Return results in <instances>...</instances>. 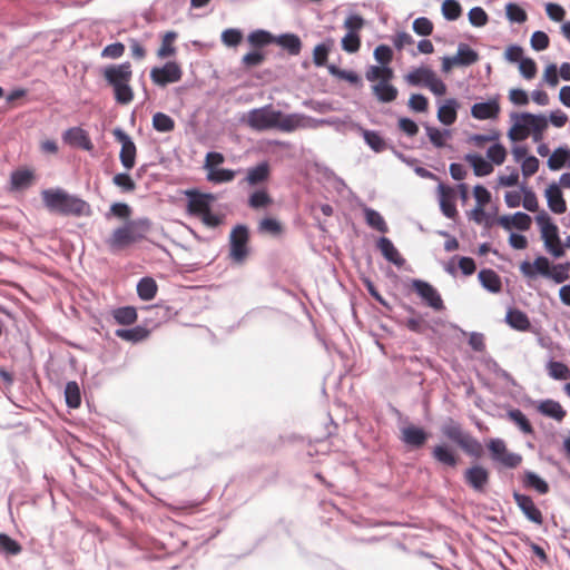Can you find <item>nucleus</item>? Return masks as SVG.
<instances>
[{
    "label": "nucleus",
    "mask_w": 570,
    "mask_h": 570,
    "mask_svg": "<svg viewBox=\"0 0 570 570\" xmlns=\"http://www.w3.org/2000/svg\"><path fill=\"white\" fill-rule=\"evenodd\" d=\"M553 229H547L546 238H541L543 242V247L553 258L558 259L566 255V250L562 246H554L551 240L561 243L560 234H559V227L556 224V228L552 226Z\"/></svg>",
    "instance_id": "41"
},
{
    "label": "nucleus",
    "mask_w": 570,
    "mask_h": 570,
    "mask_svg": "<svg viewBox=\"0 0 570 570\" xmlns=\"http://www.w3.org/2000/svg\"><path fill=\"white\" fill-rule=\"evenodd\" d=\"M470 112L476 120H497L501 112L500 96L494 95L485 101L474 102Z\"/></svg>",
    "instance_id": "17"
},
{
    "label": "nucleus",
    "mask_w": 570,
    "mask_h": 570,
    "mask_svg": "<svg viewBox=\"0 0 570 570\" xmlns=\"http://www.w3.org/2000/svg\"><path fill=\"white\" fill-rule=\"evenodd\" d=\"M376 248L385 261L393 264L397 268H401L405 265V258L401 255L399 249L389 237L384 235L380 236L376 239Z\"/></svg>",
    "instance_id": "23"
},
{
    "label": "nucleus",
    "mask_w": 570,
    "mask_h": 570,
    "mask_svg": "<svg viewBox=\"0 0 570 570\" xmlns=\"http://www.w3.org/2000/svg\"><path fill=\"white\" fill-rule=\"evenodd\" d=\"M153 128L161 134L170 132L175 129V120L163 111H157L151 118Z\"/></svg>",
    "instance_id": "56"
},
{
    "label": "nucleus",
    "mask_w": 570,
    "mask_h": 570,
    "mask_svg": "<svg viewBox=\"0 0 570 570\" xmlns=\"http://www.w3.org/2000/svg\"><path fill=\"white\" fill-rule=\"evenodd\" d=\"M546 368L548 371V375L556 381H566L570 379L569 366L561 361L553 360V357L549 358Z\"/></svg>",
    "instance_id": "50"
},
{
    "label": "nucleus",
    "mask_w": 570,
    "mask_h": 570,
    "mask_svg": "<svg viewBox=\"0 0 570 570\" xmlns=\"http://www.w3.org/2000/svg\"><path fill=\"white\" fill-rule=\"evenodd\" d=\"M480 285L491 294H499L502 291L501 276L492 268H482L478 273Z\"/></svg>",
    "instance_id": "34"
},
{
    "label": "nucleus",
    "mask_w": 570,
    "mask_h": 570,
    "mask_svg": "<svg viewBox=\"0 0 570 570\" xmlns=\"http://www.w3.org/2000/svg\"><path fill=\"white\" fill-rule=\"evenodd\" d=\"M441 433L468 456L479 460L484 455L482 443L469 432H465L461 424L452 419H449V422L441 426Z\"/></svg>",
    "instance_id": "5"
},
{
    "label": "nucleus",
    "mask_w": 570,
    "mask_h": 570,
    "mask_svg": "<svg viewBox=\"0 0 570 570\" xmlns=\"http://www.w3.org/2000/svg\"><path fill=\"white\" fill-rule=\"evenodd\" d=\"M279 116H282V110L274 109L273 105L268 104L249 110L247 118H242L240 120L246 122L253 130L266 131L275 128V122Z\"/></svg>",
    "instance_id": "9"
},
{
    "label": "nucleus",
    "mask_w": 570,
    "mask_h": 570,
    "mask_svg": "<svg viewBox=\"0 0 570 570\" xmlns=\"http://www.w3.org/2000/svg\"><path fill=\"white\" fill-rule=\"evenodd\" d=\"M461 105L456 98H446L438 101L436 118L444 126H452L458 119Z\"/></svg>",
    "instance_id": "24"
},
{
    "label": "nucleus",
    "mask_w": 570,
    "mask_h": 570,
    "mask_svg": "<svg viewBox=\"0 0 570 570\" xmlns=\"http://www.w3.org/2000/svg\"><path fill=\"white\" fill-rule=\"evenodd\" d=\"M62 141L72 148H79L86 151L94 149L89 134L79 126L70 127L65 130L62 132Z\"/></svg>",
    "instance_id": "21"
},
{
    "label": "nucleus",
    "mask_w": 570,
    "mask_h": 570,
    "mask_svg": "<svg viewBox=\"0 0 570 570\" xmlns=\"http://www.w3.org/2000/svg\"><path fill=\"white\" fill-rule=\"evenodd\" d=\"M244 33L238 28H227L220 35V41L228 48H236L242 43Z\"/></svg>",
    "instance_id": "63"
},
{
    "label": "nucleus",
    "mask_w": 570,
    "mask_h": 570,
    "mask_svg": "<svg viewBox=\"0 0 570 570\" xmlns=\"http://www.w3.org/2000/svg\"><path fill=\"white\" fill-rule=\"evenodd\" d=\"M548 208L557 215H561L567 210V203L563 197L561 187L556 181L551 183L544 190Z\"/></svg>",
    "instance_id": "25"
},
{
    "label": "nucleus",
    "mask_w": 570,
    "mask_h": 570,
    "mask_svg": "<svg viewBox=\"0 0 570 570\" xmlns=\"http://www.w3.org/2000/svg\"><path fill=\"white\" fill-rule=\"evenodd\" d=\"M266 60L264 50L253 49L242 57V65L246 69H253L261 66Z\"/></svg>",
    "instance_id": "64"
},
{
    "label": "nucleus",
    "mask_w": 570,
    "mask_h": 570,
    "mask_svg": "<svg viewBox=\"0 0 570 570\" xmlns=\"http://www.w3.org/2000/svg\"><path fill=\"white\" fill-rule=\"evenodd\" d=\"M65 401L69 409H78L81 405V391L76 381H69L65 385Z\"/></svg>",
    "instance_id": "54"
},
{
    "label": "nucleus",
    "mask_w": 570,
    "mask_h": 570,
    "mask_svg": "<svg viewBox=\"0 0 570 570\" xmlns=\"http://www.w3.org/2000/svg\"><path fill=\"white\" fill-rule=\"evenodd\" d=\"M520 191L522 194L521 205L528 212H537L539 209L538 198L531 187L524 181L520 184Z\"/></svg>",
    "instance_id": "60"
},
{
    "label": "nucleus",
    "mask_w": 570,
    "mask_h": 570,
    "mask_svg": "<svg viewBox=\"0 0 570 570\" xmlns=\"http://www.w3.org/2000/svg\"><path fill=\"white\" fill-rule=\"evenodd\" d=\"M99 72L107 86L112 89L114 99L118 105H129L134 100V90L130 86L132 68L129 61L106 65Z\"/></svg>",
    "instance_id": "3"
},
{
    "label": "nucleus",
    "mask_w": 570,
    "mask_h": 570,
    "mask_svg": "<svg viewBox=\"0 0 570 570\" xmlns=\"http://www.w3.org/2000/svg\"><path fill=\"white\" fill-rule=\"evenodd\" d=\"M112 136L117 142L121 145L119 151V160L126 170H130L136 165L137 148L131 136L122 128L116 127L112 130Z\"/></svg>",
    "instance_id": "14"
},
{
    "label": "nucleus",
    "mask_w": 570,
    "mask_h": 570,
    "mask_svg": "<svg viewBox=\"0 0 570 570\" xmlns=\"http://www.w3.org/2000/svg\"><path fill=\"white\" fill-rule=\"evenodd\" d=\"M463 482L474 493L484 494L490 484L491 473L479 462H472L462 473Z\"/></svg>",
    "instance_id": "11"
},
{
    "label": "nucleus",
    "mask_w": 570,
    "mask_h": 570,
    "mask_svg": "<svg viewBox=\"0 0 570 570\" xmlns=\"http://www.w3.org/2000/svg\"><path fill=\"white\" fill-rule=\"evenodd\" d=\"M132 208L129 204L125 202H114L108 212L105 214V218L107 220H110L111 218H116L121 220L122 223L134 220L135 218H131L132 216Z\"/></svg>",
    "instance_id": "43"
},
{
    "label": "nucleus",
    "mask_w": 570,
    "mask_h": 570,
    "mask_svg": "<svg viewBox=\"0 0 570 570\" xmlns=\"http://www.w3.org/2000/svg\"><path fill=\"white\" fill-rule=\"evenodd\" d=\"M463 159L473 169V174L476 177H484L493 171V166L491 165L489 159L484 158L479 153H468L464 155Z\"/></svg>",
    "instance_id": "35"
},
{
    "label": "nucleus",
    "mask_w": 570,
    "mask_h": 570,
    "mask_svg": "<svg viewBox=\"0 0 570 570\" xmlns=\"http://www.w3.org/2000/svg\"><path fill=\"white\" fill-rule=\"evenodd\" d=\"M513 500L524 518L534 524L541 525L543 523V515L541 510L537 507L533 499L514 490L512 492Z\"/></svg>",
    "instance_id": "18"
},
{
    "label": "nucleus",
    "mask_w": 570,
    "mask_h": 570,
    "mask_svg": "<svg viewBox=\"0 0 570 570\" xmlns=\"http://www.w3.org/2000/svg\"><path fill=\"white\" fill-rule=\"evenodd\" d=\"M153 228L150 218L142 216L134 220L122 223L116 227L112 233L105 239V244L109 253L118 255L127 249L135 247L141 242H148L166 254H169L166 246L154 242L148 237Z\"/></svg>",
    "instance_id": "1"
},
{
    "label": "nucleus",
    "mask_w": 570,
    "mask_h": 570,
    "mask_svg": "<svg viewBox=\"0 0 570 570\" xmlns=\"http://www.w3.org/2000/svg\"><path fill=\"white\" fill-rule=\"evenodd\" d=\"M250 229L246 224L233 226L228 235V258L234 265H243L250 254Z\"/></svg>",
    "instance_id": "6"
},
{
    "label": "nucleus",
    "mask_w": 570,
    "mask_h": 570,
    "mask_svg": "<svg viewBox=\"0 0 570 570\" xmlns=\"http://www.w3.org/2000/svg\"><path fill=\"white\" fill-rule=\"evenodd\" d=\"M372 94L382 104H390L396 100L399 89L387 81V79H380L372 86Z\"/></svg>",
    "instance_id": "33"
},
{
    "label": "nucleus",
    "mask_w": 570,
    "mask_h": 570,
    "mask_svg": "<svg viewBox=\"0 0 570 570\" xmlns=\"http://www.w3.org/2000/svg\"><path fill=\"white\" fill-rule=\"evenodd\" d=\"M206 170V179L213 184H225L230 183L235 179L237 171L229 168L215 167V166H203Z\"/></svg>",
    "instance_id": "38"
},
{
    "label": "nucleus",
    "mask_w": 570,
    "mask_h": 570,
    "mask_svg": "<svg viewBox=\"0 0 570 570\" xmlns=\"http://www.w3.org/2000/svg\"><path fill=\"white\" fill-rule=\"evenodd\" d=\"M510 118L513 121V124L509 128L507 136L512 142H515L518 140L515 131L520 129L531 130L532 140L534 142H540L543 139L544 131L549 127L547 116L541 112L532 114L529 111H512L510 114Z\"/></svg>",
    "instance_id": "4"
},
{
    "label": "nucleus",
    "mask_w": 570,
    "mask_h": 570,
    "mask_svg": "<svg viewBox=\"0 0 570 570\" xmlns=\"http://www.w3.org/2000/svg\"><path fill=\"white\" fill-rule=\"evenodd\" d=\"M431 456L436 463L450 469H455L461 461L458 451L448 442L434 445L431 450Z\"/></svg>",
    "instance_id": "20"
},
{
    "label": "nucleus",
    "mask_w": 570,
    "mask_h": 570,
    "mask_svg": "<svg viewBox=\"0 0 570 570\" xmlns=\"http://www.w3.org/2000/svg\"><path fill=\"white\" fill-rule=\"evenodd\" d=\"M363 214L365 223L368 227L382 234L389 232V226L380 212L371 207H364Z\"/></svg>",
    "instance_id": "45"
},
{
    "label": "nucleus",
    "mask_w": 570,
    "mask_h": 570,
    "mask_svg": "<svg viewBox=\"0 0 570 570\" xmlns=\"http://www.w3.org/2000/svg\"><path fill=\"white\" fill-rule=\"evenodd\" d=\"M411 289L420 297L422 304L435 312L445 309L443 298L435 286L421 278L411 279Z\"/></svg>",
    "instance_id": "10"
},
{
    "label": "nucleus",
    "mask_w": 570,
    "mask_h": 570,
    "mask_svg": "<svg viewBox=\"0 0 570 570\" xmlns=\"http://www.w3.org/2000/svg\"><path fill=\"white\" fill-rule=\"evenodd\" d=\"M275 35L266 29H255L247 35V42L253 49L264 50V48L274 45Z\"/></svg>",
    "instance_id": "39"
},
{
    "label": "nucleus",
    "mask_w": 570,
    "mask_h": 570,
    "mask_svg": "<svg viewBox=\"0 0 570 570\" xmlns=\"http://www.w3.org/2000/svg\"><path fill=\"white\" fill-rule=\"evenodd\" d=\"M508 151L504 145L501 141H497L491 144L487 150V158L491 163V165L500 166L504 163L507 158Z\"/></svg>",
    "instance_id": "61"
},
{
    "label": "nucleus",
    "mask_w": 570,
    "mask_h": 570,
    "mask_svg": "<svg viewBox=\"0 0 570 570\" xmlns=\"http://www.w3.org/2000/svg\"><path fill=\"white\" fill-rule=\"evenodd\" d=\"M185 196L187 198V213L193 216L200 215L204 210L210 209L217 199L215 194L204 193L197 188L187 189Z\"/></svg>",
    "instance_id": "15"
},
{
    "label": "nucleus",
    "mask_w": 570,
    "mask_h": 570,
    "mask_svg": "<svg viewBox=\"0 0 570 570\" xmlns=\"http://www.w3.org/2000/svg\"><path fill=\"white\" fill-rule=\"evenodd\" d=\"M177 36V32L173 30L164 33L161 46L157 50V57L159 59H166L176 53L177 50L176 47L173 46V42L176 40Z\"/></svg>",
    "instance_id": "57"
},
{
    "label": "nucleus",
    "mask_w": 570,
    "mask_h": 570,
    "mask_svg": "<svg viewBox=\"0 0 570 570\" xmlns=\"http://www.w3.org/2000/svg\"><path fill=\"white\" fill-rule=\"evenodd\" d=\"M273 204V198L266 188H257L249 196L247 205L255 210L266 209Z\"/></svg>",
    "instance_id": "47"
},
{
    "label": "nucleus",
    "mask_w": 570,
    "mask_h": 570,
    "mask_svg": "<svg viewBox=\"0 0 570 570\" xmlns=\"http://www.w3.org/2000/svg\"><path fill=\"white\" fill-rule=\"evenodd\" d=\"M537 411L541 415L553 419L558 422H561L567 415L562 405L552 399L541 400L537 405Z\"/></svg>",
    "instance_id": "37"
},
{
    "label": "nucleus",
    "mask_w": 570,
    "mask_h": 570,
    "mask_svg": "<svg viewBox=\"0 0 570 570\" xmlns=\"http://www.w3.org/2000/svg\"><path fill=\"white\" fill-rule=\"evenodd\" d=\"M481 362L484 364V366L494 373L497 376L503 379L505 382H508L510 385L515 386L517 381L513 379V376L505 370H503L499 363L489 354L484 355L481 360Z\"/></svg>",
    "instance_id": "55"
},
{
    "label": "nucleus",
    "mask_w": 570,
    "mask_h": 570,
    "mask_svg": "<svg viewBox=\"0 0 570 570\" xmlns=\"http://www.w3.org/2000/svg\"><path fill=\"white\" fill-rule=\"evenodd\" d=\"M45 207L51 213L66 217H90L92 209L88 202L61 187L41 191Z\"/></svg>",
    "instance_id": "2"
},
{
    "label": "nucleus",
    "mask_w": 570,
    "mask_h": 570,
    "mask_svg": "<svg viewBox=\"0 0 570 570\" xmlns=\"http://www.w3.org/2000/svg\"><path fill=\"white\" fill-rule=\"evenodd\" d=\"M551 171H558L567 167L570 169V147L566 144L558 146L547 160Z\"/></svg>",
    "instance_id": "31"
},
{
    "label": "nucleus",
    "mask_w": 570,
    "mask_h": 570,
    "mask_svg": "<svg viewBox=\"0 0 570 570\" xmlns=\"http://www.w3.org/2000/svg\"><path fill=\"white\" fill-rule=\"evenodd\" d=\"M507 419L515 424L519 430L525 435H532L534 433V429L527 417V415L518 407H510L507 411Z\"/></svg>",
    "instance_id": "42"
},
{
    "label": "nucleus",
    "mask_w": 570,
    "mask_h": 570,
    "mask_svg": "<svg viewBox=\"0 0 570 570\" xmlns=\"http://www.w3.org/2000/svg\"><path fill=\"white\" fill-rule=\"evenodd\" d=\"M149 77L154 85L165 88L181 79L183 69L176 60H168L161 66L153 67Z\"/></svg>",
    "instance_id": "12"
},
{
    "label": "nucleus",
    "mask_w": 570,
    "mask_h": 570,
    "mask_svg": "<svg viewBox=\"0 0 570 570\" xmlns=\"http://www.w3.org/2000/svg\"><path fill=\"white\" fill-rule=\"evenodd\" d=\"M570 277V262L552 264L551 269L547 272L544 278L551 279L556 284H562Z\"/></svg>",
    "instance_id": "51"
},
{
    "label": "nucleus",
    "mask_w": 570,
    "mask_h": 570,
    "mask_svg": "<svg viewBox=\"0 0 570 570\" xmlns=\"http://www.w3.org/2000/svg\"><path fill=\"white\" fill-rule=\"evenodd\" d=\"M36 175L32 169L18 168L10 174V190L23 191L32 186Z\"/></svg>",
    "instance_id": "27"
},
{
    "label": "nucleus",
    "mask_w": 570,
    "mask_h": 570,
    "mask_svg": "<svg viewBox=\"0 0 570 570\" xmlns=\"http://www.w3.org/2000/svg\"><path fill=\"white\" fill-rule=\"evenodd\" d=\"M426 315L428 313L410 316L402 324L412 333L423 334L428 328H433V326L424 318Z\"/></svg>",
    "instance_id": "59"
},
{
    "label": "nucleus",
    "mask_w": 570,
    "mask_h": 570,
    "mask_svg": "<svg viewBox=\"0 0 570 570\" xmlns=\"http://www.w3.org/2000/svg\"><path fill=\"white\" fill-rule=\"evenodd\" d=\"M455 57L460 59L459 63L461 68L470 67L480 59L479 52L464 42L458 45Z\"/></svg>",
    "instance_id": "46"
},
{
    "label": "nucleus",
    "mask_w": 570,
    "mask_h": 570,
    "mask_svg": "<svg viewBox=\"0 0 570 570\" xmlns=\"http://www.w3.org/2000/svg\"><path fill=\"white\" fill-rule=\"evenodd\" d=\"M489 458L505 469H517L522 462V455L508 450L507 443L501 438H490L485 441Z\"/></svg>",
    "instance_id": "8"
},
{
    "label": "nucleus",
    "mask_w": 570,
    "mask_h": 570,
    "mask_svg": "<svg viewBox=\"0 0 570 570\" xmlns=\"http://www.w3.org/2000/svg\"><path fill=\"white\" fill-rule=\"evenodd\" d=\"M334 45L333 38H326L324 41L317 43L313 50V62L316 67H325L328 60V55Z\"/></svg>",
    "instance_id": "48"
},
{
    "label": "nucleus",
    "mask_w": 570,
    "mask_h": 570,
    "mask_svg": "<svg viewBox=\"0 0 570 570\" xmlns=\"http://www.w3.org/2000/svg\"><path fill=\"white\" fill-rule=\"evenodd\" d=\"M271 177V165L267 160H262L247 169L244 180L249 186H257L266 183Z\"/></svg>",
    "instance_id": "32"
},
{
    "label": "nucleus",
    "mask_w": 570,
    "mask_h": 570,
    "mask_svg": "<svg viewBox=\"0 0 570 570\" xmlns=\"http://www.w3.org/2000/svg\"><path fill=\"white\" fill-rule=\"evenodd\" d=\"M463 12L459 0H444L441 4L442 17L446 21H456Z\"/></svg>",
    "instance_id": "58"
},
{
    "label": "nucleus",
    "mask_w": 570,
    "mask_h": 570,
    "mask_svg": "<svg viewBox=\"0 0 570 570\" xmlns=\"http://www.w3.org/2000/svg\"><path fill=\"white\" fill-rule=\"evenodd\" d=\"M358 132L364 139L365 145L376 154H380L389 148V142L379 130L366 129L357 126Z\"/></svg>",
    "instance_id": "28"
},
{
    "label": "nucleus",
    "mask_w": 570,
    "mask_h": 570,
    "mask_svg": "<svg viewBox=\"0 0 570 570\" xmlns=\"http://www.w3.org/2000/svg\"><path fill=\"white\" fill-rule=\"evenodd\" d=\"M438 200L440 210L449 219H454L458 216L456 208V191L453 186L445 185L439 181L438 185Z\"/></svg>",
    "instance_id": "16"
},
{
    "label": "nucleus",
    "mask_w": 570,
    "mask_h": 570,
    "mask_svg": "<svg viewBox=\"0 0 570 570\" xmlns=\"http://www.w3.org/2000/svg\"><path fill=\"white\" fill-rule=\"evenodd\" d=\"M151 330L146 324H138L129 328H117L115 335L126 342L138 344L149 337Z\"/></svg>",
    "instance_id": "29"
},
{
    "label": "nucleus",
    "mask_w": 570,
    "mask_h": 570,
    "mask_svg": "<svg viewBox=\"0 0 570 570\" xmlns=\"http://www.w3.org/2000/svg\"><path fill=\"white\" fill-rule=\"evenodd\" d=\"M505 18L510 23L522 24L528 20L527 10L518 2L509 1L504 7Z\"/></svg>",
    "instance_id": "49"
},
{
    "label": "nucleus",
    "mask_w": 570,
    "mask_h": 570,
    "mask_svg": "<svg viewBox=\"0 0 570 570\" xmlns=\"http://www.w3.org/2000/svg\"><path fill=\"white\" fill-rule=\"evenodd\" d=\"M522 487L525 489L534 490L538 494L544 495L549 493L550 485L540 474L534 471L525 470L523 472Z\"/></svg>",
    "instance_id": "36"
},
{
    "label": "nucleus",
    "mask_w": 570,
    "mask_h": 570,
    "mask_svg": "<svg viewBox=\"0 0 570 570\" xmlns=\"http://www.w3.org/2000/svg\"><path fill=\"white\" fill-rule=\"evenodd\" d=\"M400 441L409 451L420 450L425 446L431 433L423 426L409 423L400 429Z\"/></svg>",
    "instance_id": "13"
},
{
    "label": "nucleus",
    "mask_w": 570,
    "mask_h": 570,
    "mask_svg": "<svg viewBox=\"0 0 570 570\" xmlns=\"http://www.w3.org/2000/svg\"><path fill=\"white\" fill-rule=\"evenodd\" d=\"M306 120L313 121L315 125L326 122L323 119L316 120L301 114H285L282 111V116L277 118L274 129H277L283 132H292L301 127H304Z\"/></svg>",
    "instance_id": "22"
},
{
    "label": "nucleus",
    "mask_w": 570,
    "mask_h": 570,
    "mask_svg": "<svg viewBox=\"0 0 570 570\" xmlns=\"http://www.w3.org/2000/svg\"><path fill=\"white\" fill-rule=\"evenodd\" d=\"M257 230L261 234L277 237L283 234L284 226L276 217L266 216L259 220Z\"/></svg>",
    "instance_id": "52"
},
{
    "label": "nucleus",
    "mask_w": 570,
    "mask_h": 570,
    "mask_svg": "<svg viewBox=\"0 0 570 570\" xmlns=\"http://www.w3.org/2000/svg\"><path fill=\"white\" fill-rule=\"evenodd\" d=\"M274 45L281 47L289 56H298L303 48L302 39L294 32L275 35Z\"/></svg>",
    "instance_id": "26"
},
{
    "label": "nucleus",
    "mask_w": 570,
    "mask_h": 570,
    "mask_svg": "<svg viewBox=\"0 0 570 570\" xmlns=\"http://www.w3.org/2000/svg\"><path fill=\"white\" fill-rule=\"evenodd\" d=\"M22 551L21 543L10 537L8 533L0 532V554L4 557H14Z\"/></svg>",
    "instance_id": "53"
},
{
    "label": "nucleus",
    "mask_w": 570,
    "mask_h": 570,
    "mask_svg": "<svg viewBox=\"0 0 570 570\" xmlns=\"http://www.w3.org/2000/svg\"><path fill=\"white\" fill-rule=\"evenodd\" d=\"M504 321L512 330L518 332H527L531 328L528 314L517 307H509L507 309Z\"/></svg>",
    "instance_id": "30"
},
{
    "label": "nucleus",
    "mask_w": 570,
    "mask_h": 570,
    "mask_svg": "<svg viewBox=\"0 0 570 570\" xmlns=\"http://www.w3.org/2000/svg\"><path fill=\"white\" fill-rule=\"evenodd\" d=\"M362 284L366 288L368 295L375 299L380 305H382L387 312L392 311L391 304L381 295V293L377 291L374 282L366 275H362L360 277Z\"/></svg>",
    "instance_id": "62"
},
{
    "label": "nucleus",
    "mask_w": 570,
    "mask_h": 570,
    "mask_svg": "<svg viewBox=\"0 0 570 570\" xmlns=\"http://www.w3.org/2000/svg\"><path fill=\"white\" fill-rule=\"evenodd\" d=\"M552 264L547 256L539 254L532 263L528 259L522 261L519 271L525 278L537 279L539 276L546 277Z\"/></svg>",
    "instance_id": "19"
},
{
    "label": "nucleus",
    "mask_w": 570,
    "mask_h": 570,
    "mask_svg": "<svg viewBox=\"0 0 570 570\" xmlns=\"http://www.w3.org/2000/svg\"><path fill=\"white\" fill-rule=\"evenodd\" d=\"M404 80L409 86L428 88L436 97L444 96L448 90L445 82L438 77L435 71L424 65L410 70L404 76Z\"/></svg>",
    "instance_id": "7"
},
{
    "label": "nucleus",
    "mask_w": 570,
    "mask_h": 570,
    "mask_svg": "<svg viewBox=\"0 0 570 570\" xmlns=\"http://www.w3.org/2000/svg\"><path fill=\"white\" fill-rule=\"evenodd\" d=\"M137 295L141 301L148 302L155 298L158 292V285L154 277H141L136 286Z\"/></svg>",
    "instance_id": "44"
},
{
    "label": "nucleus",
    "mask_w": 570,
    "mask_h": 570,
    "mask_svg": "<svg viewBox=\"0 0 570 570\" xmlns=\"http://www.w3.org/2000/svg\"><path fill=\"white\" fill-rule=\"evenodd\" d=\"M110 313L115 323L121 326L134 325L138 320V312L136 307L131 305L114 308Z\"/></svg>",
    "instance_id": "40"
}]
</instances>
